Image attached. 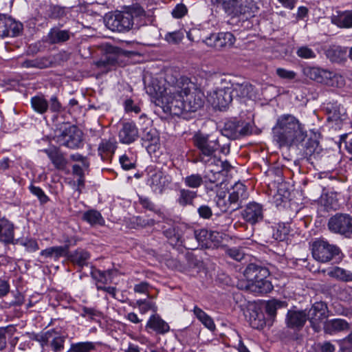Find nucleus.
<instances>
[{"label": "nucleus", "instance_id": "nucleus-11", "mask_svg": "<svg viewBox=\"0 0 352 352\" xmlns=\"http://www.w3.org/2000/svg\"><path fill=\"white\" fill-rule=\"evenodd\" d=\"M23 25L11 17L0 14V37L16 36L21 32Z\"/></svg>", "mask_w": 352, "mask_h": 352}, {"label": "nucleus", "instance_id": "nucleus-56", "mask_svg": "<svg viewBox=\"0 0 352 352\" xmlns=\"http://www.w3.org/2000/svg\"><path fill=\"white\" fill-rule=\"evenodd\" d=\"M225 198V192H219L217 194V204L220 208V209L224 212L227 211L229 209L230 206L231 205L230 204V202L228 204L226 201Z\"/></svg>", "mask_w": 352, "mask_h": 352}, {"label": "nucleus", "instance_id": "nucleus-36", "mask_svg": "<svg viewBox=\"0 0 352 352\" xmlns=\"http://www.w3.org/2000/svg\"><path fill=\"white\" fill-rule=\"evenodd\" d=\"M32 108L38 113H43L48 108L47 101L41 96H34L31 99Z\"/></svg>", "mask_w": 352, "mask_h": 352}, {"label": "nucleus", "instance_id": "nucleus-60", "mask_svg": "<svg viewBox=\"0 0 352 352\" xmlns=\"http://www.w3.org/2000/svg\"><path fill=\"white\" fill-rule=\"evenodd\" d=\"M335 346L329 342L318 344V352H334Z\"/></svg>", "mask_w": 352, "mask_h": 352}, {"label": "nucleus", "instance_id": "nucleus-64", "mask_svg": "<svg viewBox=\"0 0 352 352\" xmlns=\"http://www.w3.org/2000/svg\"><path fill=\"white\" fill-rule=\"evenodd\" d=\"M10 289L8 283L4 280L0 279V297L6 296Z\"/></svg>", "mask_w": 352, "mask_h": 352}, {"label": "nucleus", "instance_id": "nucleus-17", "mask_svg": "<svg viewBox=\"0 0 352 352\" xmlns=\"http://www.w3.org/2000/svg\"><path fill=\"white\" fill-rule=\"evenodd\" d=\"M331 23L341 28H352V10L336 11L331 17Z\"/></svg>", "mask_w": 352, "mask_h": 352}, {"label": "nucleus", "instance_id": "nucleus-16", "mask_svg": "<svg viewBox=\"0 0 352 352\" xmlns=\"http://www.w3.org/2000/svg\"><path fill=\"white\" fill-rule=\"evenodd\" d=\"M209 41L213 42L214 47L220 50L223 47H231L235 42V38L230 32H220L211 36Z\"/></svg>", "mask_w": 352, "mask_h": 352}, {"label": "nucleus", "instance_id": "nucleus-24", "mask_svg": "<svg viewBox=\"0 0 352 352\" xmlns=\"http://www.w3.org/2000/svg\"><path fill=\"white\" fill-rule=\"evenodd\" d=\"M228 86L230 88L232 95L234 96V98H248L250 93L252 91V87L248 83H232L228 80Z\"/></svg>", "mask_w": 352, "mask_h": 352}, {"label": "nucleus", "instance_id": "nucleus-23", "mask_svg": "<svg viewBox=\"0 0 352 352\" xmlns=\"http://www.w3.org/2000/svg\"><path fill=\"white\" fill-rule=\"evenodd\" d=\"M349 328V325L348 322L340 318L329 320L324 322V330L326 333L329 334L344 331Z\"/></svg>", "mask_w": 352, "mask_h": 352}, {"label": "nucleus", "instance_id": "nucleus-18", "mask_svg": "<svg viewBox=\"0 0 352 352\" xmlns=\"http://www.w3.org/2000/svg\"><path fill=\"white\" fill-rule=\"evenodd\" d=\"M307 319V314L302 311H292L287 312L286 323L289 328L302 327Z\"/></svg>", "mask_w": 352, "mask_h": 352}, {"label": "nucleus", "instance_id": "nucleus-3", "mask_svg": "<svg viewBox=\"0 0 352 352\" xmlns=\"http://www.w3.org/2000/svg\"><path fill=\"white\" fill-rule=\"evenodd\" d=\"M269 272L266 268L249 265L244 271V276L247 280L245 288L252 292L267 294L271 292L273 286L271 282L266 279Z\"/></svg>", "mask_w": 352, "mask_h": 352}, {"label": "nucleus", "instance_id": "nucleus-43", "mask_svg": "<svg viewBox=\"0 0 352 352\" xmlns=\"http://www.w3.org/2000/svg\"><path fill=\"white\" fill-rule=\"evenodd\" d=\"M65 338L63 336H56L49 340L50 346L54 352L61 351L64 349Z\"/></svg>", "mask_w": 352, "mask_h": 352}, {"label": "nucleus", "instance_id": "nucleus-37", "mask_svg": "<svg viewBox=\"0 0 352 352\" xmlns=\"http://www.w3.org/2000/svg\"><path fill=\"white\" fill-rule=\"evenodd\" d=\"M214 232H208L207 230L201 229L195 230L194 235L197 241L201 243L202 245H210L208 241L212 240Z\"/></svg>", "mask_w": 352, "mask_h": 352}, {"label": "nucleus", "instance_id": "nucleus-51", "mask_svg": "<svg viewBox=\"0 0 352 352\" xmlns=\"http://www.w3.org/2000/svg\"><path fill=\"white\" fill-rule=\"evenodd\" d=\"M30 190L33 195L38 198L41 203L45 204L48 201V197L45 194L41 188L31 185L30 186Z\"/></svg>", "mask_w": 352, "mask_h": 352}, {"label": "nucleus", "instance_id": "nucleus-45", "mask_svg": "<svg viewBox=\"0 0 352 352\" xmlns=\"http://www.w3.org/2000/svg\"><path fill=\"white\" fill-rule=\"evenodd\" d=\"M296 54L298 57L305 59L314 58L316 57L314 50L307 46L298 47L296 50Z\"/></svg>", "mask_w": 352, "mask_h": 352}, {"label": "nucleus", "instance_id": "nucleus-62", "mask_svg": "<svg viewBox=\"0 0 352 352\" xmlns=\"http://www.w3.org/2000/svg\"><path fill=\"white\" fill-rule=\"evenodd\" d=\"M199 215L205 219H208L212 216V210L210 208L207 206H201L198 209Z\"/></svg>", "mask_w": 352, "mask_h": 352}, {"label": "nucleus", "instance_id": "nucleus-48", "mask_svg": "<svg viewBox=\"0 0 352 352\" xmlns=\"http://www.w3.org/2000/svg\"><path fill=\"white\" fill-rule=\"evenodd\" d=\"M346 54V51L340 47H333L327 51V56L333 61L337 60L340 57L343 56Z\"/></svg>", "mask_w": 352, "mask_h": 352}, {"label": "nucleus", "instance_id": "nucleus-15", "mask_svg": "<svg viewBox=\"0 0 352 352\" xmlns=\"http://www.w3.org/2000/svg\"><path fill=\"white\" fill-rule=\"evenodd\" d=\"M138 137V131L133 123L126 122L119 132V139L122 143L131 144Z\"/></svg>", "mask_w": 352, "mask_h": 352}, {"label": "nucleus", "instance_id": "nucleus-42", "mask_svg": "<svg viewBox=\"0 0 352 352\" xmlns=\"http://www.w3.org/2000/svg\"><path fill=\"white\" fill-rule=\"evenodd\" d=\"M322 148L319 142L316 140L310 139L306 144L305 152L307 155L311 156L315 154H320Z\"/></svg>", "mask_w": 352, "mask_h": 352}, {"label": "nucleus", "instance_id": "nucleus-44", "mask_svg": "<svg viewBox=\"0 0 352 352\" xmlns=\"http://www.w3.org/2000/svg\"><path fill=\"white\" fill-rule=\"evenodd\" d=\"M111 274V271L95 270L92 272V276L98 283L107 284L110 280Z\"/></svg>", "mask_w": 352, "mask_h": 352}, {"label": "nucleus", "instance_id": "nucleus-1", "mask_svg": "<svg viewBox=\"0 0 352 352\" xmlns=\"http://www.w3.org/2000/svg\"><path fill=\"white\" fill-rule=\"evenodd\" d=\"M150 89L155 94V103L164 111L179 116L184 111L195 112L204 103V94L190 78L172 70L164 78L153 79Z\"/></svg>", "mask_w": 352, "mask_h": 352}, {"label": "nucleus", "instance_id": "nucleus-55", "mask_svg": "<svg viewBox=\"0 0 352 352\" xmlns=\"http://www.w3.org/2000/svg\"><path fill=\"white\" fill-rule=\"evenodd\" d=\"M53 248V257L56 259L58 258L60 256H65L68 255L69 252V246H55L52 247Z\"/></svg>", "mask_w": 352, "mask_h": 352}, {"label": "nucleus", "instance_id": "nucleus-8", "mask_svg": "<svg viewBox=\"0 0 352 352\" xmlns=\"http://www.w3.org/2000/svg\"><path fill=\"white\" fill-rule=\"evenodd\" d=\"M82 133L75 126H69L56 136V142L69 148H79L82 144Z\"/></svg>", "mask_w": 352, "mask_h": 352}, {"label": "nucleus", "instance_id": "nucleus-27", "mask_svg": "<svg viewBox=\"0 0 352 352\" xmlns=\"http://www.w3.org/2000/svg\"><path fill=\"white\" fill-rule=\"evenodd\" d=\"M70 36L71 34L68 30L53 28L48 33V40L51 43H59L69 40Z\"/></svg>", "mask_w": 352, "mask_h": 352}, {"label": "nucleus", "instance_id": "nucleus-54", "mask_svg": "<svg viewBox=\"0 0 352 352\" xmlns=\"http://www.w3.org/2000/svg\"><path fill=\"white\" fill-rule=\"evenodd\" d=\"M188 12L186 6L183 3L177 4L172 11V15L175 19L184 16Z\"/></svg>", "mask_w": 352, "mask_h": 352}, {"label": "nucleus", "instance_id": "nucleus-4", "mask_svg": "<svg viewBox=\"0 0 352 352\" xmlns=\"http://www.w3.org/2000/svg\"><path fill=\"white\" fill-rule=\"evenodd\" d=\"M340 249L322 239H316L312 243L311 253L314 258L320 263L330 261L340 254Z\"/></svg>", "mask_w": 352, "mask_h": 352}, {"label": "nucleus", "instance_id": "nucleus-33", "mask_svg": "<svg viewBox=\"0 0 352 352\" xmlns=\"http://www.w3.org/2000/svg\"><path fill=\"white\" fill-rule=\"evenodd\" d=\"M69 257L74 263L82 267L87 264L89 254L85 250H77L70 254Z\"/></svg>", "mask_w": 352, "mask_h": 352}, {"label": "nucleus", "instance_id": "nucleus-6", "mask_svg": "<svg viewBox=\"0 0 352 352\" xmlns=\"http://www.w3.org/2000/svg\"><path fill=\"white\" fill-rule=\"evenodd\" d=\"M195 145L201 151L200 161L205 163L208 160L205 157H212L214 152L219 148V142L217 139H213L211 136L197 133L193 137Z\"/></svg>", "mask_w": 352, "mask_h": 352}, {"label": "nucleus", "instance_id": "nucleus-47", "mask_svg": "<svg viewBox=\"0 0 352 352\" xmlns=\"http://www.w3.org/2000/svg\"><path fill=\"white\" fill-rule=\"evenodd\" d=\"M136 303L138 305L142 314H145L149 310H152L153 311H157V307L152 302H148L145 300H139Z\"/></svg>", "mask_w": 352, "mask_h": 352}, {"label": "nucleus", "instance_id": "nucleus-7", "mask_svg": "<svg viewBox=\"0 0 352 352\" xmlns=\"http://www.w3.org/2000/svg\"><path fill=\"white\" fill-rule=\"evenodd\" d=\"M105 25L113 32H126L133 27L132 19L126 10L117 11L105 19Z\"/></svg>", "mask_w": 352, "mask_h": 352}, {"label": "nucleus", "instance_id": "nucleus-38", "mask_svg": "<svg viewBox=\"0 0 352 352\" xmlns=\"http://www.w3.org/2000/svg\"><path fill=\"white\" fill-rule=\"evenodd\" d=\"M329 76H327V85L331 87H342L345 84L344 77L339 74L329 71Z\"/></svg>", "mask_w": 352, "mask_h": 352}, {"label": "nucleus", "instance_id": "nucleus-31", "mask_svg": "<svg viewBox=\"0 0 352 352\" xmlns=\"http://www.w3.org/2000/svg\"><path fill=\"white\" fill-rule=\"evenodd\" d=\"M241 0H219L223 8L228 14L237 15L241 13L240 8Z\"/></svg>", "mask_w": 352, "mask_h": 352}, {"label": "nucleus", "instance_id": "nucleus-12", "mask_svg": "<svg viewBox=\"0 0 352 352\" xmlns=\"http://www.w3.org/2000/svg\"><path fill=\"white\" fill-rule=\"evenodd\" d=\"M125 10L132 19L133 25L135 28L146 25L150 22L149 16L144 8L138 4H133L125 8Z\"/></svg>", "mask_w": 352, "mask_h": 352}, {"label": "nucleus", "instance_id": "nucleus-53", "mask_svg": "<svg viewBox=\"0 0 352 352\" xmlns=\"http://www.w3.org/2000/svg\"><path fill=\"white\" fill-rule=\"evenodd\" d=\"M250 324L252 328L261 329L265 325L264 318L262 314H256V317L251 316L250 318Z\"/></svg>", "mask_w": 352, "mask_h": 352}, {"label": "nucleus", "instance_id": "nucleus-25", "mask_svg": "<svg viewBox=\"0 0 352 352\" xmlns=\"http://www.w3.org/2000/svg\"><path fill=\"white\" fill-rule=\"evenodd\" d=\"M146 327L155 331L158 333H167L169 325L164 320L156 316H152L147 322Z\"/></svg>", "mask_w": 352, "mask_h": 352}, {"label": "nucleus", "instance_id": "nucleus-9", "mask_svg": "<svg viewBox=\"0 0 352 352\" xmlns=\"http://www.w3.org/2000/svg\"><path fill=\"white\" fill-rule=\"evenodd\" d=\"M327 316L328 308L327 305L322 302H315L307 315V319L316 331L320 330L321 325Z\"/></svg>", "mask_w": 352, "mask_h": 352}, {"label": "nucleus", "instance_id": "nucleus-39", "mask_svg": "<svg viewBox=\"0 0 352 352\" xmlns=\"http://www.w3.org/2000/svg\"><path fill=\"white\" fill-rule=\"evenodd\" d=\"M116 141L113 139L102 140L98 146V152L101 156L103 153H113L116 150Z\"/></svg>", "mask_w": 352, "mask_h": 352}, {"label": "nucleus", "instance_id": "nucleus-49", "mask_svg": "<svg viewBox=\"0 0 352 352\" xmlns=\"http://www.w3.org/2000/svg\"><path fill=\"white\" fill-rule=\"evenodd\" d=\"M226 254L231 258H232L236 261H241L245 257V253L243 252V250L241 249L238 248H233L227 250Z\"/></svg>", "mask_w": 352, "mask_h": 352}, {"label": "nucleus", "instance_id": "nucleus-22", "mask_svg": "<svg viewBox=\"0 0 352 352\" xmlns=\"http://www.w3.org/2000/svg\"><path fill=\"white\" fill-rule=\"evenodd\" d=\"M248 198L245 186L241 182L236 183L229 193L228 201L230 204H235L238 201Z\"/></svg>", "mask_w": 352, "mask_h": 352}, {"label": "nucleus", "instance_id": "nucleus-34", "mask_svg": "<svg viewBox=\"0 0 352 352\" xmlns=\"http://www.w3.org/2000/svg\"><path fill=\"white\" fill-rule=\"evenodd\" d=\"M287 306L286 302L273 299L266 302L265 311L269 316L274 317L278 309L286 307Z\"/></svg>", "mask_w": 352, "mask_h": 352}, {"label": "nucleus", "instance_id": "nucleus-63", "mask_svg": "<svg viewBox=\"0 0 352 352\" xmlns=\"http://www.w3.org/2000/svg\"><path fill=\"white\" fill-rule=\"evenodd\" d=\"M148 290V284L146 282H142L134 286V291L140 294H145Z\"/></svg>", "mask_w": 352, "mask_h": 352}, {"label": "nucleus", "instance_id": "nucleus-40", "mask_svg": "<svg viewBox=\"0 0 352 352\" xmlns=\"http://www.w3.org/2000/svg\"><path fill=\"white\" fill-rule=\"evenodd\" d=\"M185 185L191 188H197L203 184V177L199 174H192L184 179Z\"/></svg>", "mask_w": 352, "mask_h": 352}, {"label": "nucleus", "instance_id": "nucleus-57", "mask_svg": "<svg viewBox=\"0 0 352 352\" xmlns=\"http://www.w3.org/2000/svg\"><path fill=\"white\" fill-rule=\"evenodd\" d=\"M120 162L122 167L125 170H130L134 167L133 162L128 156L124 155L120 157Z\"/></svg>", "mask_w": 352, "mask_h": 352}, {"label": "nucleus", "instance_id": "nucleus-58", "mask_svg": "<svg viewBox=\"0 0 352 352\" xmlns=\"http://www.w3.org/2000/svg\"><path fill=\"white\" fill-rule=\"evenodd\" d=\"M98 314L99 313L94 309L83 307L80 315L83 318H88L90 320H94V318L98 315Z\"/></svg>", "mask_w": 352, "mask_h": 352}, {"label": "nucleus", "instance_id": "nucleus-28", "mask_svg": "<svg viewBox=\"0 0 352 352\" xmlns=\"http://www.w3.org/2000/svg\"><path fill=\"white\" fill-rule=\"evenodd\" d=\"M329 276L342 281L352 280V273L339 267H333L327 270Z\"/></svg>", "mask_w": 352, "mask_h": 352}, {"label": "nucleus", "instance_id": "nucleus-29", "mask_svg": "<svg viewBox=\"0 0 352 352\" xmlns=\"http://www.w3.org/2000/svg\"><path fill=\"white\" fill-rule=\"evenodd\" d=\"M194 314L197 319L208 329L213 331L215 329V324L212 318L209 316L199 307L195 306L193 309Z\"/></svg>", "mask_w": 352, "mask_h": 352}, {"label": "nucleus", "instance_id": "nucleus-14", "mask_svg": "<svg viewBox=\"0 0 352 352\" xmlns=\"http://www.w3.org/2000/svg\"><path fill=\"white\" fill-rule=\"evenodd\" d=\"M170 182L168 177L164 175L162 171L153 170L150 172L148 184L154 191L161 192L164 188L167 186Z\"/></svg>", "mask_w": 352, "mask_h": 352}, {"label": "nucleus", "instance_id": "nucleus-59", "mask_svg": "<svg viewBox=\"0 0 352 352\" xmlns=\"http://www.w3.org/2000/svg\"><path fill=\"white\" fill-rule=\"evenodd\" d=\"M70 158L73 161L80 162L85 168H88L89 166V163L87 159L80 154L76 153L71 155Z\"/></svg>", "mask_w": 352, "mask_h": 352}, {"label": "nucleus", "instance_id": "nucleus-10", "mask_svg": "<svg viewBox=\"0 0 352 352\" xmlns=\"http://www.w3.org/2000/svg\"><path fill=\"white\" fill-rule=\"evenodd\" d=\"M329 229L334 232L350 236L352 234V217L347 214H337L329 220Z\"/></svg>", "mask_w": 352, "mask_h": 352}, {"label": "nucleus", "instance_id": "nucleus-30", "mask_svg": "<svg viewBox=\"0 0 352 352\" xmlns=\"http://www.w3.org/2000/svg\"><path fill=\"white\" fill-rule=\"evenodd\" d=\"M82 219L91 226L104 225V220L101 214L95 210H89L83 214Z\"/></svg>", "mask_w": 352, "mask_h": 352}, {"label": "nucleus", "instance_id": "nucleus-46", "mask_svg": "<svg viewBox=\"0 0 352 352\" xmlns=\"http://www.w3.org/2000/svg\"><path fill=\"white\" fill-rule=\"evenodd\" d=\"M14 330V329L12 327L0 329V350L6 347L7 337L8 336H11Z\"/></svg>", "mask_w": 352, "mask_h": 352}, {"label": "nucleus", "instance_id": "nucleus-19", "mask_svg": "<svg viewBox=\"0 0 352 352\" xmlns=\"http://www.w3.org/2000/svg\"><path fill=\"white\" fill-rule=\"evenodd\" d=\"M43 151L47 154L56 168L62 170L66 168L67 161L56 147L49 148Z\"/></svg>", "mask_w": 352, "mask_h": 352}, {"label": "nucleus", "instance_id": "nucleus-50", "mask_svg": "<svg viewBox=\"0 0 352 352\" xmlns=\"http://www.w3.org/2000/svg\"><path fill=\"white\" fill-rule=\"evenodd\" d=\"M276 73L279 78L285 80H293L296 76V73L295 72L281 67L277 68Z\"/></svg>", "mask_w": 352, "mask_h": 352}, {"label": "nucleus", "instance_id": "nucleus-2", "mask_svg": "<svg viewBox=\"0 0 352 352\" xmlns=\"http://www.w3.org/2000/svg\"><path fill=\"white\" fill-rule=\"evenodd\" d=\"M274 138L280 146H291L303 142L307 131L303 124L289 114L280 116L273 128Z\"/></svg>", "mask_w": 352, "mask_h": 352}, {"label": "nucleus", "instance_id": "nucleus-20", "mask_svg": "<svg viewBox=\"0 0 352 352\" xmlns=\"http://www.w3.org/2000/svg\"><path fill=\"white\" fill-rule=\"evenodd\" d=\"M304 74L311 80L318 82L326 84L329 71L316 67H307L303 69Z\"/></svg>", "mask_w": 352, "mask_h": 352}, {"label": "nucleus", "instance_id": "nucleus-5", "mask_svg": "<svg viewBox=\"0 0 352 352\" xmlns=\"http://www.w3.org/2000/svg\"><path fill=\"white\" fill-rule=\"evenodd\" d=\"M234 98L230 88L228 86V80H221V86L217 88L210 96L209 100L212 104L219 110L227 108Z\"/></svg>", "mask_w": 352, "mask_h": 352}, {"label": "nucleus", "instance_id": "nucleus-21", "mask_svg": "<svg viewBox=\"0 0 352 352\" xmlns=\"http://www.w3.org/2000/svg\"><path fill=\"white\" fill-rule=\"evenodd\" d=\"M14 240V226L6 219H0V241L10 243Z\"/></svg>", "mask_w": 352, "mask_h": 352}, {"label": "nucleus", "instance_id": "nucleus-26", "mask_svg": "<svg viewBox=\"0 0 352 352\" xmlns=\"http://www.w3.org/2000/svg\"><path fill=\"white\" fill-rule=\"evenodd\" d=\"M98 345V343L90 341L72 343L68 352H96Z\"/></svg>", "mask_w": 352, "mask_h": 352}, {"label": "nucleus", "instance_id": "nucleus-13", "mask_svg": "<svg viewBox=\"0 0 352 352\" xmlns=\"http://www.w3.org/2000/svg\"><path fill=\"white\" fill-rule=\"evenodd\" d=\"M243 217L251 224H255L263 219V206L256 202L248 204L242 212Z\"/></svg>", "mask_w": 352, "mask_h": 352}, {"label": "nucleus", "instance_id": "nucleus-32", "mask_svg": "<svg viewBox=\"0 0 352 352\" xmlns=\"http://www.w3.org/2000/svg\"><path fill=\"white\" fill-rule=\"evenodd\" d=\"M224 131L226 133V135L232 138H236L240 135H247L250 133L249 126L248 125L239 130L238 126H236L234 123L226 124L225 126Z\"/></svg>", "mask_w": 352, "mask_h": 352}, {"label": "nucleus", "instance_id": "nucleus-61", "mask_svg": "<svg viewBox=\"0 0 352 352\" xmlns=\"http://www.w3.org/2000/svg\"><path fill=\"white\" fill-rule=\"evenodd\" d=\"M24 246L30 252H35L38 250V245L35 240L28 239L23 243Z\"/></svg>", "mask_w": 352, "mask_h": 352}, {"label": "nucleus", "instance_id": "nucleus-52", "mask_svg": "<svg viewBox=\"0 0 352 352\" xmlns=\"http://www.w3.org/2000/svg\"><path fill=\"white\" fill-rule=\"evenodd\" d=\"M183 38V34L179 31L167 33L165 36V40L172 44L179 43Z\"/></svg>", "mask_w": 352, "mask_h": 352}, {"label": "nucleus", "instance_id": "nucleus-41", "mask_svg": "<svg viewBox=\"0 0 352 352\" xmlns=\"http://www.w3.org/2000/svg\"><path fill=\"white\" fill-rule=\"evenodd\" d=\"M117 61V58L114 54L106 56L104 59L100 60L96 63V65L100 69H104L105 72H108L111 67L114 65Z\"/></svg>", "mask_w": 352, "mask_h": 352}, {"label": "nucleus", "instance_id": "nucleus-35", "mask_svg": "<svg viewBox=\"0 0 352 352\" xmlns=\"http://www.w3.org/2000/svg\"><path fill=\"white\" fill-rule=\"evenodd\" d=\"M196 197V192L187 189H181L177 201L181 206H186L191 204Z\"/></svg>", "mask_w": 352, "mask_h": 352}]
</instances>
